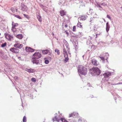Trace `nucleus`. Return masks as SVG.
<instances>
[{
	"instance_id": "obj_33",
	"label": "nucleus",
	"mask_w": 122,
	"mask_h": 122,
	"mask_svg": "<svg viewBox=\"0 0 122 122\" xmlns=\"http://www.w3.org/2000/svg\"><path fill=\"white\" fill-rule=\"evenodd\" d=\"M32 81L33 82H35L36 81V79L35 78H32L31 79Z\"/></svg>"
},
{
	"instance_id": "obj_45",
	"label": "nucleus",
	"mask_w": 122,
	"mask_h": 122,
	"mask_svg": "<svg viewBox=\"0 0 122 122\" xmlns=\"http://www.w3.org/2000/svg\"><path fill=\"white\" fill-rule=\"evenodd\" d=\"M1 35V33H0V35Z\"/></svg>"
},
{
	"instance_id": "obj_4",
	"label": "nucleus",
	"mask_w": 122,
	"mask_h": 122,
	"mask_svg": "<svg viewBox=\"0 0 122 122\" xmlns=\"http://www.w3.org/2000/svg\"><path fill=\"white\" fill-rule=\"evenodd\" d=\"M5 37L9 41H11L12 39H13V36L11 35L8 34L7 33H5Z\"/></svg>"
},
{
	"instance_id": "obj_34",
	"label": "nucleus",
	"mask_w": 122,
	"mask_h": 122,
	"mask_svg": "<svg viewBox=\"0 0 122 122\" xmlns=\"http://www.w3.org/2000/svg\"><path fill=\"white\" fill-rule=\"evenodd\" d=\"M64 33H65L66 34H67V36H69V33L66 30L64 32Z\"/></svg>"
},
{
	"instance_id": "obj_37",
	"label": "nucleus",
	"mask_w": 122,
	"mask_h": 122,
	"mask_svg": "<svg viewBox=\"0 0 122 122\" xmlns=\"http://www.w3.org/2000/svg\"><path fill=\"white\" fill-rule=\"evenodd\" d=\"M14 8L13 7H12L11 9V10L13 12H14Z\"/></svg>"
},
{
	"instance_id": "obj_8",
	"label": "nucleus",
	"mask_w": 122,
	"mask_h": 122,
	"mask_svg": "<svg viewBox=\"0 0 122 122\" xmlns=\"http://www.w3.org/2000/svg\"><path fill=\"white\" fill-rule=\"evenodd\" d=\"M23 45L22 44H20L18 43H16L14 45V46L16 47L19 48H21L23 47Z\"/></svg>"
},
{
	"instance_id": "obj_44",
	"label": "nucleus",
	"mask_w": 122,
	"mask_h": 122,
	"mask_svg": "<svg viewBox=\"0 0 122 122\" xmlns=\"http://www.w3.org/2000/svg\"><path fill=\"white\" fill-rule=\"evenodd\" d=\"M121 9H122V7H121Z\"/></svg>"
},
{
	"instance_id": "obj_38",
	"label": "nucleus",
	"mask_w": 122,
	"mask_h": 122,
	"mask_svg": "<svg viewBox=\"0 0 122 122\" xmlns=\"http://www.w3.org/2000/svg\"><path fill=\"white\" fill-rule=\"evenodd\" d=\"M97 7H100L101 9H102V7L100 5L97 4Z\"/></svg>"
},
{
	"instance_id": "obj_9",
	"label": "nucleus",
	"mask_w": 122,
	"mask_h": 122,
	"mask_svg": "<svg viewBox=\"0 0 122 122\" xmlns=\"http://www.w3.org/2000/svg\"><path fill=\"white\" fill-rule=\"evenodd\" d=\"M21 10L23 11H26L27 9V7L24 4H21Z\"/></svg>"
},
{
	"instance_id": "obj_30",
	"label": "nucleus",
	"mask_w": 122,
	"mask_h": 122,
	"mask_svg": "<svg viewBox=\"0 0 122 122\" xmlns=\"http://www.w3.org/2000/svg\"><path fill=\"white\" fill-rule=\"evenodd\" d=\"M11 30L13 32H14L16 31V29L15 27L13 28V27H12L11 29Z\"/></svg>"
},
{
	"instance_id": "obj_23",
	"label": "nucleus",
	"mask_w": 122,
	"mask_h": 122,
	"mask_svg": "<svg viewBox=\"0 0 122 122\" xmlns=\"http://www.w3.org/2000/svg\"><path fill=\"white\" fill-rule=\"evenodd\" d=\"M81 17L82 20H85L86 19V16L85 15L82 16H81Z\"/></svg>"
},
{
	"instance_id": "obj_39",
	"label": "nucleus",
	"mask_w": 122,
	"mask_h": 122,
	"mask_svg": "<svg viewBox=\"0 0 122 122\" xmlns=\"http://www.w3.org/2000/svg\"><path fill=\"white\" fill-rule=\"evenodd\" d=\"M101 5L104 6H105L106 5V4L104 3H102Z\"/></svg>"
},
{
	"instance_id": "obj_26",
	"label": "nucleus",
	"mask_w": 122,
	"mask_h": 122,
	"mask_svg": "<svg viewBox=\"0 0 122 122\" xmlns=\"http://www.w3.org/2000/svg\"><path fill=\"white\" fill-rule=\"evenodd\" d=\"M60 120H61L62 122H68L64 118H61L60 119Z\"/></svg>"
},
{
	"instance_id": "obj_32",
	"label": "nucleus",
	"mask_w": 122,
	"mask_h": 122,
	"mask_svg": "<svg viewBox=\"0 0 122 122\" xmlns=\"http://www.w3.org/2000/svg\"><path fill=\"white\" fill-rule=\"evenodd\" d=\"M76 26H74L72 28V31H73L75 32L76 31Z\"/></svg>"
},
{
	"instance_id": "obj_10",
	"label": "nucleus",
	"mask_w": 122,
	"mask_h": 122,
	"mask_svg": "<svg viewBox=\"0 0 122 122\" xmlns=\"http://www.w3.org/2000/svg\"><path fill=\"white\" fill-rule=\"evenodd\" d=\"M25 50L27 52H34L35 50L31 48L28 47H26L25 49Z\"/></svg>"
},
{
	"instance_id": "obj_36",
	"label": "nucleus",
	"mask_w": 122,
	"mask_h": 122,
	"mask_svg": "<svg viewBox=\"0 0 122 122\" xmlns=\"http://www.w3.org/2000/svg\"><path fill=\"white\" fill-rule=\"evenodd\" d=\"M107 18L109 19L110 20H111V18L109 15H107Z\"/></svg>"
},
{
	"instance_id": "obj_3",
	"label": "nucleus",
	"mask_w": 122,
	"mask_h": 122,
	"mask_svg": "<svg viewBox=\"0 0 122 122\" xmlns=\"http://www.w3.org/2000/svg\"><path fill=\"white\" fill-rule=\"evenodd\" d=\"M90 71H92L91 72L94 75H99L101 73L100 70L97 67H93L90 69Z\"/></svg>"
},
{
	"instance_id": "obj_12",
	"label": "nucleus",
	"mask_w": 122,
	"mask_h": 122,
	"mask_svg": "<svg viewBox=\"0 0 122 122\" xmlns=\"http://www.w3.org/2000/svg\"><path fill=\"white\" fill-rule=\"evenodd\" d=\"M111 73L110 72H107L104 73L103 74V75L105 77H107L111 76Z\"/></svg>"
},
{
	"instance_id": "obj_22",
	"label": "nucleus",
	"mask_w": 122,
	"mask_h": 122,
	"mask_svg": "<svg viewBox=\"0 0 122 122\" xmlns=\"http://www.w3.org/2000/svg\"><path fill=\"white\" fill-rule=\"evenodd\" d=\"M13 15L15 17L18 19H21L22 18L20 16L18 15H15V14H13Z\"/></svg>"
},
{
	"instance_id": "obj_2",
	"label": "nucleus",
	"mask_w": 122,
	"mask_h": 122,
	"mask_svg": "<svg viewBox=\"0 0 122 122\" xmlns=\"http://www.w3.org/2000/svg\"><path fill=\"white\" fill-rule=\"evenodd\" d=\"M41 55L39 52H37V53H36L34 54L32 58L33 63H34L37 64L38 62V61H37L36 60V59H38L41 58Z\"/></svg>"
},
{
	"instance_id": "obj_28",
	"label": "nucleus",
	"mask_w": 122,
	"mask_h": 122,
	"mask_svg": "<svg viewBox=\"0 0 122 122\" xmlns=\"http://www.w3.org/2000/svg\"><path fill=\"white\" fill-rule=\"evenodd\" d=\"M23 122H26V117L25 116H24L23 117Z\"/></svg>"
},
{
	"instance_id": "obj_18",
	"label": "nucleus",
	"mask_w": 122,
	"mask_h": 122,
	"mask_svg": "<svg viewBox=\"0 0 122 122\" xmlns=\"http://www.w3.org/2000/svg\"><path fill=\"white\" fill-rule=\"evenodd\" d=\"M12 25L13 28H14L17 26L18 25V24L17 23H14V22H13L12 23Z\"/></svg>"
},
{
	"instance_id": "obj_40",
	"label": "nucleus",
	"mask_w": 122,
	"mask_h": 122,
	"mask_svg": "<svg viewBox=\"0 0 122 122\" xmlns=\"http://www.w3.org/2000/svg\"><path fill=\"white\" fill-rule=\"evenodd\" d=\"M67 24H66L65 25V27L66 28L67 27Z\"/></svg>"
},
{
	"instance_id": "obj_13",
	"label": "nucleus",
	"mask_w": 122,
	"mask_h": 122,
	"mask_svg": "<svg viewBox=\"0 0 122 122\" xmlns=\"http://www.w3.org/2000/svg\"><path fill=\"white\" fill-rule=\"evenodd\" d=\"M63 53L64 57H66L67 56H68L67 52L66 49L65 48L63 49Z\"/></svg>"
},
{
	"instance_id": "obj_20",
	"label": "nucleus",
	"mask_w": 122,
	"mask_h": 122,
	"mask_svg": "<svg viewBox=\"0 0 122 122\" xmlns=\"http://www.w3.org/2000/svg\"><path fill=\"white\" fill-rule=\"evenodd\" d=\"M65 58V59L64 60V62L66 63L69 60V59L68 58V56H67L66 57H64Z\"/></svg>"
},
{
	"instance_id": "obj_19",
	"label": "nucleus",
	"mask_w": 122,
	"mask_h": 122,
	"mask_svg": "<svg viewBox=\"0 0 122 122\" xmlns=\"http://www.w3.org/2000/svg\"><path fill=\"white\" fill-rule=\"evenodd\" d=\"M77 27L79 28H82V25H81V23L79 22H78L77 25Z\"/></svg>"
},
{
	"instance_id": "obj_42",
	"label": "nucleus",
	"mask_w": 122,
	"mask_h": 122,
	"mask_svg": "<svg viewBox=\"0 0 122 122\" xmlns=\"http://www.w3.org/2000/svg\"><path fill=\"white\" fill-rule=\"evenodd\" d=\"M16 12H17V9H16Z\"/></svg>"
},
{
	"instance_id": "obj_11",
	"label": "nucleus",
	"mask_w": 122,
	"mask_h": 122,
	"mask_svg": "<svg viewBox=\"0 0 122 122\" xmlns=\"http://www.w3.org/2000/svg\"><path fill=\"white\" fill-rule=\"evenodd\" d=\"M25 71L29 73H33L35 71V70L30 68H26Z\"/></svg>"
},
{
	"instance_id": "obj_29",
	"label": "nucleus",
	"mask_w": 122,
	"mask_h": 122,
	"mask_svg": "<svg viewBox=\"0 0 122 122\" xmlns=\"http://www.w3.org/2000/svg\"><path fill=\"white\" fill-rule=\"evenodd\" d=\"M23 15L26 18L28 19L30 18V17L28 15H26L25 14H23Z\"/></svg>"
},
{
	"instance_id": "obj_17",
	"label": "nucleus",
	"mask_w": 122,
	"mask_h": 122,
	"mask_svg": "<svg viewBox=\"0 0 122 122\" xmlns=\"http://www.w3.org/2000/svg\"><path fill=\"white\" fill-rule=\"evenodd\" d=\"M110 26L109 25L108 22H107L106 24V30L107 32H108L109 30Z\"/></svg>"
},
{
	"instance_id": "obj_35",
	"label": "nucleus",
	"mask_w": 122,
	"mask_h": 122,
	"mask_svg": "<svg viewBox=\"0 0 122 122\" xmlns=\"http://www.w3.org/2000/svg\"><path fill=\"white\" fill-rule=\"evenodd\" d=\"M49 61L48 60H46L45 61V63L46 64H48L49 63Z\"/></svg>"
},
{
	"instance_id": "obj_24",
	"label": "nucleus",
	"mask_w": 122,
	"mask_h": 122,
	"mask_svg": "<svg viewBox=\"0 0 122 122\" xmlns=\"http://www.w3.org/2000/svg\"><path fill=\"white\" fill-rule=\"evenodd\" d=\"M37 18L39 20L40 22H41L42 21V19L41 18V16L39 15H38L37 16Z\"/></svg>"
},
{
	"instance_id": "obj_41",
	"label": "nucleus",
	"mask_w": 122,
	"mask_h": 122,
	"mask_svg": "<svg viewBox=\"0 0 122 122\" xmlns=\"http://www.w3.org/2000/svg\"><path fill=\"white\" fill-rule=\"evenodd\" d=\"M21 57H18V58L19 59H20Z\"/></svg>"
},
{
	"instance_id": "obj_6",
	"label": "nucleus",
	"mask_w": 122,
	"mask_h": 122,
	"mask_svg": "<svg viewBox=\"0 0 122 122\" xmlns=\"http://www.w3.org/2000/svg\"><path fill=\"white\" fill-rule=\"evenodd\" d=\"M60 118L59 116L57 115L55 116V117H53L52 119V120L53 122L56 121L59 122L60 120Z\"/></svg>"
},
{
	"instance_id": "obj_21",
	"label": "nucleus",
	"mask_w": 122,
	"mask_h": 122,
	"mask_svg": "<svg viewBox=\"0 0 122 122\" xmlns=\"http://www.w3.org/2000/svg\"><path fill=\"white\" fill-rule=\"evenodd\" d=\"M76 113L74 112L72 113L69 114V117H74L75 116Z\"/></svg>"
},
{
	"instance_id": "obj_7",
	"label": "nucleus",
	"mask_w": 122,
	"mask_h": 122,
	"mask_svg": "<svg viewBox=\"0 0 122 122\" xmlns=\"http://www.w3.org/2000/svg\"><path fill=\"white\" fill-rule=\"evenodd\" d=\"M91 61L92 64L96 66H97L99 64V63L95 59H92L91 60Z\"/></svg>"
},
{
	"instance_id": "obj_1",
	"label": "nucleus",
	"mask_w": 122,
	"mask_h": 122,
	"mask_svg": "<svg viewBox=\"0 0 122 122\" xmlns=\"http://www.w3.org/2000/svg\"><path fill=\"white\" fill-rule=\"evenodd\" d=\"M78 71L80 75L85 76L87 74V69L85 66L80 65L78 67Z\"/></svg>"
},
{
	"instance_id": "obj_14",
	"label": "nucleus",
	"mask_w": 122,
	"mask_h": 122,
	"mask_svg": "<svg viewBox=\"0 0 122 122\" xmlns=\"http://www.w3.org/2000/svg\"><path fill=\"white\" fill-rule=\"evenodd\" d=\"M48 53H49V54H51L50 51L48 50H44L42 51V53L43 54H46Z\"/></svg>"
},
{
	"instance_id": "obj_31",
	"label": "nucleus",
	"mask_w": 122,
	"mask_h": 122,
	"mask_svg": "<svg viewBox=\"0 0 122 122\" xmlns=\"http://www.w3.org/2000/svg\"><path fill=\"white\" fill-rule=\"evenodd\" d=\"M6 42H5L4 44L1 45V47H4L6 45Z\"/></svg>"
},
{
	"instance_id": "obj_5",
	"label": "nucleus",
	"mask_w": 122,
	"mask_h": 122,
	"mask_svg": "<svg viewBox=\"0 0 122 122\" xmlns=\"http://www.w3.org/2000/svg\"><path fill=\"white\" fill-rule=\"evenodd\" d=\"M10 50L12 52L15 53H18L19 51V50L18 49L14 47L11 48L10 49Z\"/></svg>"
},
{
	"instance_id": "obj_15",
	"label": "nucleus",
	"mask_w": 122,
	"mask_h": 122,
	"mask_svg": "<svg viewBox=\"0 0 122 122\" xmlns=\"http://www.w3.org/2000/svg\"><path fill=\"white\" fill-rule=\"evenodd\" d=\"M16 37L17 38L20 39H21L23 37V36L22 34H18L17 35Z\"/></svg>"
},
{
	"instance_id": "obj_16",
	"label": "nucleus",
	"mask_w": 122,
	"mask_h": 122,
	"mask_svg": "<svg viewBox=\"0 0 122 122\" xmlns=\"http://www.w3.org/2000/svg\"><path fill=\"white\" fill-rule=\"evenodd\" d=\"M60 13L61 15L62 16H63L66 15V12H65L63 10L60 11Z\"/></svg>"
},
{
	"instance_id": "obj_25",
	"label": "nucleus",
	"mask_w": 122,
	"mask_h": 122,
	"mask_svg": "<svg viewBox=\"0 0 122 122\" xmlns=\"http://www.w3.org/2000/svg\"><path fill=\"white\" fill-rule=\"evenodd\" d=\"M55 52H56L57 53V54L58 55H59L60 54V52L59 50L57 49H56L55 50Z\"/></svg>"
},
{
	"instance_id": "obj_43",
	"label": "nucleus",
	"mask_w": 122,
	"mask_h": 122,
	"mask_svg": "<svg viewBox=\"0 0 122 122\" xmlns=\"http://www.w3.org/2000/svg\"><path fill=\"white\" fill-rule=\"evenodd\" d=\"M97 34H96V38L97 37Z\"/></svg>"
},
{
	"instance_id": "obj_27",
	"label": "nucleus",
	"mask_w": 122,
	"mask_h": 122,
	"mask_svg": "<svg viewBox=\"0 0 122 122\" xmlns=\"http://www.w3.org/2000/svg\"><path fill=\"white\" fill-rule=\"evenodd\" d=\"M99 57L101 59V60L103 62H105V59L104 57L100 56H99Z\"/></svg>"
}]
</instances>
